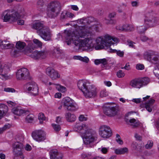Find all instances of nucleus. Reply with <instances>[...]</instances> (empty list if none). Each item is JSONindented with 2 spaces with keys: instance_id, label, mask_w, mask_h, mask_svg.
<instances>
[{
  "instance_id": "nucleus-1",
  "label": "nucleus",
  "mask_w": 159,
  "mask_h": 159,
  "mask_svg": "<svg viewBox=\"0 0 159 159\" xmlns=\"http://www.w3.org/2000/svg\"><path fill=\"white\" fill-rule=\"evenodd\" d=\"M83 30L78 32L75 31L72 32L70 30H65L61 36L62 39L65 40L67 45L71 44L72 42L79 48H84L90 49L93 47V39L90 36L87 37Z\"/></svg>"
},
{
  "instance_id": "nucleus-2",
  "label": "nucleus",
  "mask_w": 159,
  "mask_h": 159,
  "mask_svg": "<svg viewBox=\"0 0 159 159\" xmlns=\"http://www.w3.org/2000/svg\"><path fill=\"white\" fill-rule=\"evenodd\" d=\"M74 129L84 136L83 142L86 145L92 144L97 139L96 131L90 128L85 124H76L74 125Z\"/></svg>"
},
{
  "instance_id": "nucleus-3",
  "label": "nucleus",
  "mask_w": 159,
  "mask_h": 159,
  "mask_svg": "<svg viewBox=\"0 0 159 159\" xmlns=\"http://www.w3.org/2000/svg\"><path fill=\"white\" fill-rule=\"evenodd\" d=\"M77 86L87 98L94 97L97 94L96 88L94 85H91L88 80H79L77 83Z\"/></svg>"
},
{
  "instance_id": "nucleus-4",
  "label": "nucleus",
  "mask_w": 159,
  "mask_h": 159,
  "mask_svg": "<svg viewBox=\"0 0 159 159\" xmlns=\"http://www.w3.org/2000/svg\"><path fill=\"white\" fill-rule=\"evenodd\" d=\"M32 28L37 30L39 35L44 40L48 41L51 39V32L49 28L39 20L35 21L31 25Z\"/></svg>"
},
{
  "instance_id": "nucleus-5",
  "label": "nucleus",
  "mask_w": 159,
  "mask_h": 159,
  "mask_svg": "<svg viewBox=\"0 0 159 159\" xmlns=\"http://www.w3.org/2000/svg\"><path fill=\"white\" fill-rule=\"evenodd\" d=\"M119 41L117 38L106 34L97 39L96 42L98 45L95 48L97 50L103 49L104 46L110 47L112 45L117 44Z\"/></svg>"
},
{
  "instance_id": "nucleus-6",
  "label": "nucleus",
  "mask_w": 159,
  "mask_h": 159,
  "mask_svg": "<svg viewBox=\"0 0 159 159\" xmlns=\"http://www.w3.org/2000/svg\"><path fill=\"white\" fill-rule=\"evenodd\" d=\"M60 4L59 2L54 1L51 2L48 5L47 15L50 18L57 17L60 13Z\"/></svg>"
},
{
  "instance_id": "nucleus-7",
  "label": "nucleus",
  "mask_w": 159,
  "mask_h": 159,
  "mask_svg": "<svg viewBox=\"0 0 159 159\" xmlns=\"http://www.w3.org/2000/svg\"><path fill=\"white\" fill-rule=\"evenodd\" d=\"M24 139L23 136H21L20 138V141H17L13 144V152L15 157H19L21 158L24 159L25 156L22 151L24 148V146L22 142Z\"/></svg>"
},
{
  "instance_id": "nucleus-8",
  "label": "nucleus",
  "mask_w": 159,
  "mask_h": 159,
  "mask_svg": "<svg viewBox=\"0 0 159 159\" xmlns=\"http://www.w3.org/2000/svg\"><path fill=\"white\" fill-rule=\"evenodd\" d=\"M103 108L104 113L108 116H114L117 114V107L113 106L111 103L105 104L103 106Z\"/></svg>"
},
{
  "instance_id": "nucleus-9",
  "label": "nucleus",
  "mask_w": 159,
  "mask_h": 159,
  "mask_svg": "<svg viewBox=\"0 0 159 159\" xmlns=\"http://www.w3.org/2000/svg\"><path fill=\"white\" fill-rule=\"evenodd\" d=\"M63 102L64 106L69 111H74L78 109L77 104L69 97H67L63 98Z\"/></svg>"
},
{
  "instance_id": "nucleus-10",
  "label": "nucleus",
  "mask_w": 159,
  "mask_h": 159,
  "mask_svg": "<svg viewBox=\"0 0 159 159\" xmlns=\"http://www.w3.org/2000/svg\"><path fill=\"white\" fill-rule=\"evenodd\" d=\"M150 81L148 77L135 79L131 81L130 85L133 87L139 89L147 85L149 83Z\"/></svg>"
},
{
  "instance_id": "nucleus-11",
  "label": "nucleus",
  "mask_w": 159,
  "mask_h": 159,
  "mask_svg": "<svg viewBox=\"0 0 159 159\" xmlns=\"http://www.w3.org/2000/svg\"><path fill=\"white\" fill-rule=\"evenodd\" d=\"M144 23L148 27H153L157 24L158 20L157 17L153 16V13L147 12L144 16Z\"/></svg>"
},
{
  "instance_id": "nucleus-12",
  "label": "nucleus",
  "mask_w": 159,
  "mask_h": 159,
  "mask_svg": "<svg viewBox=\"0 0 159 159\" xmlns=\"http://www.w3.org/2000/svg\"><path fill=\"white\" fill-rule=\"evenodd\" d=\"M16 77L19 80L30 79V74L28 70L23 68L18 70L16 73Z\"/></svg>"
},
{
  "instance_id": "nucleus-13",
  "label": "nucleus",
  "mask_w": 159,
  "mask_h": 159,
  "mask_svg": "<svg viewBox=\"0 0 159 159\" xmlns=\"http://www.w3.org/2000/svg\"><path fill=\"white\" fill-rule=\"evenodd\" d=\"M99 134L101 137L107 139L111 136L112 133L109 126L103 125L101 126L99 129Z\"/></svg>"
},
{
  "instance_id": "nucleus-14",
  "label": "nucleus",
  "mask_w": 159,
  "mask_h": 159,
  "mask_svg": "<svg viewBox=\"0 0 159 159\" xmlns=\"http://www.w3.org/2000/svg\"><path fill=\"white\" fill-rule=\"evenodd\" d=\"M9 67L7 64L0 62V78L3 80H6L9 78L8 72L9 71Z\"/></svg>"
},
{
  "instance_id": "nucleus-15",
  "label": "nucleus",
  "mask_w": 159,
  "mask_h": 159,
  "mask_svg": "<svg viewBox=\"0 0 159 159\" xmlns=\"http://www.w3.org/2000/svg\"><path fill=\"white\" fill-rule=\"evenodd\" d=\"M94 21V18L92 17H88L86 18L78 20L77 22L78 23L84 25L79 26L80 29L82 30H83L84 31H86L84 30L86 28V30H87V28H89L90 26H89L87 24H89L90 23L93 22Z\"/></svg>"
},
{
  "instance_id": "nucleus-16",
  "label": "nucleus",
  "mask_w": 159,
  "mask_h": 159,
  "mask_svg": "<svg viewBox=\"0 0 159 159\" xmlns=\"http://www.w3.org/2000/svg\"><path fill=\"white\" fill-rule=\"evenodd\" d=\"M45 133L42 130H35L32 132V136L36 141L40 142L45 139Z\"/></svg>"
},
{
  "instance_id": "nucleus-17",
  "label": "nucleus",
  "mask_w": 159,
  "mask_h": 159,
  "mask_svg": "<svg viewBox=\"0 0 159 159\" xmlns=\"http://www.w3.org/2000/svg\"><path fill=\"white\" fill-rule=\"evenodd\" d=\"M25 89L30 91L31 94L34 96L37 95L39 92V88L37 84L34 82L28 83L24 86Z\"/></svg>"
},
{
  "instance_id": "nucleus-18",
  "label": "nucleus",
  "mask_w": 159,
  "mask_h": 159,
  "mask_svg": "<svg viewBox=\"0 0 159 159\" xmlns=\"http://www.w3.org/2000/svg\"><path fill=\"white\" fill-rule=\"evenodd\" d=\"M47 52L45 50L38 51L35 50L30 56L35 59H41L45 58L47 56Z\"/></svg>"
},
{
  "instance_id": "nucleus-19",
  "label": "nucleus",
  "mask_w": 159,
  "mask_h": 159,
  "mask_svg": "<svg viewBox=\"0 0 159 159\" xmlns=\"http://www.w3.org/2000/svg\"><path fill=\"white\" fill-rule=\"evenodd\" d=\"M47 74L52 80H56L60 77L58 72L51 67H48L46 70Z\"/></svg>"
},
{
  "instance_id": "nucleus-20",
  "label": "nucleus",
  "mask_w": 159,
  "mask_h": 159,
  "mask_svg": "<svg viewBox=\"0 0 159 159\" xmlns=\"http://www.w3.org/2000/svg\"><path fill=\"white\" fill-rule=\"evenodd\" d=\"M50 159H63V155L62 153L58 152L56 149L51 150L49 152Z\"/></svg>"
},
{
  "instance_id": "nucleus-21",
  "label": "nucleus",
  "mask_w": 159,
  "mask_h": 159,
  "mask_svg": "<svg viewBox=\"0 0 159 159\" xmlns=\"http://www.w3.org/2000/svg\"><path fill=\"white\" fill-rule=\"evenodd\" d=\"M12 111L14 114L18 116H21L28 112L20 107H14L12 109Z\"/></svg>"
},
{
  "instance_id": "nucleus-22",
  "label": "nucleus",
  "mask_w": 159,
  "mask_h": 159,
  "mask_svg": "<svg viewBox=\"0 0 159 159\" xmlns=\"http://www.w3.org/2000/svg\"><path fill=\"white\" fill-rule=\"evenodd\" d=\"M14 46L13 44L10 43L8 41L6 40L2 41L0 40V47L2 49H11Z\"/></svg>"
},
{
  "instance_id": "nucleus-23",
  "label": "nucleus",
  "mask_w": 159,
  "mask_h": 159,
  "mask_svg": "<svg viewBox=\"0 0 159 159\" xmlns=\"http://www.w3.org/2000/svg\"><path fill=\"white\" fill-rule=\"evenodd\" d=\"M126 122L129 125L132 126L134 128H136L140 125L139 121L134 118H132L130 120L126 119Z\"/></svg>"
},
{
  "instance_id": "nucleus-24",
  "label": "nucleus",
  "mask_w": 159,
  "mask_h": 159,
  "mask_svg": "<svg viewBox=\"0 0 159 159\" xmlns=\"http://www.w3.org/2000/svg\"><path fill=\"white\" fill-rule=\"evenodd\" d=\"M155 55V52L152 51H146L143 54V57L145 59L150 61L152 57Z\"/></svg>"
},
{
  "instance_id": "nucleus-25",
  "label": "nucleus",
  "mask_w": 159,
  "mask_h": 159,
  "mask_svg": "<svg viewBox=\"0 0 159 159\" xmlns=\"http://www.w3.org/2000/svg\"><path fill=\"white\" fill-rule=\"evenodd\" d=\"M155 101V100L154 99H151L148 102L146 103L145 108L148 112H151L152 111V107Z\"/></svg>"
},
{
  "instance_id": "nucleus-26",
  "label": "nucleus",
  "mask_w": 159,
  "mask_h": 159,
  "mask_svg": "<svg viewBox=\"0 0 159 159\" xmlns=\"http://www.w3.org/2000/svg\"><path fill=\"white\" fill-rule=\"evenodd\" d=\"M65 117L66 120L70 122H72L76 120V116L73 114L70 113H66L65 114Z\"/></svg>"
},
{
  "instance_id": "nucleus-27",
  "label": "nucleus",
  "mask_w": 159,
  "mask_h": 159,
  "mask_svg": "<svg viewBox=\"0 0 159 159\" xmlns=\"http://www.w3.org/2000/svg\"><path fill=\"white\" fill-rule=\"evenodd\" d=\"M10 13V11L9 10H6L3 12L4 21L7 22L10 19L11 20V15Z\"/></svg>"
},
{
  "instance_id": "nucleus-28",
  "label": "nucleus",
  "mask_w": 159,
  "mask_h": 159,
  "mask_svg": "<svg viewBox=\"0 0 159 159\" xmlns=\"http://www.w3.org/2000/svg\"><path fill=\"white\" fill-rule=\"evenodd\" d=\"M21 15L18 12L15 11L11 14V20L14 21L20 18Z\"/></svg>"
},
{
  "instance_id": "nucleus-29",
  "label": "nucleus",
  "mask_w": 159,
  "mask_h": 159,
  "mask_svg": "<svg viewBox=\"0 0 159 159\" xmlns=\"http://www.w3.org/2000/svg\"><path fill=\"white\" fill-rule=\"evenodd\" d=\"M128 149L126 148H120L119 149H116L115 151V153L117 154H124L127 152Z\"/></svg>"
},
{
  "instance_id": "nucleus-30",
  "label": "nucleus",
  "mask_w": 159,
  "mask_h": 159,
  "mask_svg": "<svg viewBox=\"0 0 159 159\" xmlns=\"http://www.w3.org/2000/svg\"><path fill=\"white\" fill-rule=\"evenodd\" d=\"M25 45L26 44L25 43L19 41L17 42L16 47L18 49L21 50L25 48Z\"/></svg>"
},
{
  "instance_id": "nucleus-31",
  "label": "nucleus",
  "mask_w": 159,
  "mask_h": 159,
  "mask_svg": "<svg viewBox=\"0 0 159 159\" xmlns=\"http://www.w3.org/2000/svg\"><path fill=\"white\" fill-rule=\"evenodd\" d=\"M110 50L111 52L116 53L117 55L120 57H124V52L123 51H121L120 50H117L111 48H110Z\"/></svg>"
},
{
  "instance_id": "nucleus-32",
  "label": "nucleus",
  "mask_w": 159,
  "mask_h": 159,
  "mask_svg": "<svg viewBox=\"0 0 159 159\" xmlns=\"http://www.w3.org/2000/svg\"><path fill=\"white\" fill-rule=\"evenodd\" d=\"M55 85L56 89L59 91L61 92H65L66 91V88L65 87L61 86V85L57 84Z\"/></svg>"
},
{
  "instance_id": "nucleus-33",
  "label": "nucleus",
  "mask_w": 159,
  "mask_h": 159,
  "mask_svg": "<svg viewBox=\"0 0 159 159\" xmlns=\"http://www.w3.org/2000/svg\"><path fill=\"white\" fill-rule=\"evenodd\" d=\"M124 30L132 31L134 30V27L132 25L126 24L124 25Z\"/></svg>"
},
{
  "instance_id": "nucleus-34",
  "label": "nucleus",
  "mask_w": 159,
  "mask_h": 159,
  "mask_svg": "<svg viewBox=\"0 0 159 159\" xmlns=\"http://www.w3.org/2000/svg\"><path fill=\"white\" fill-rule=\"evenodd\" d=\"M33 42L34 44L35 45L36 47L34 48H40L42 47V43L37 39H34L33 40Z\"/></svg>"
},
{
  "instance_id": "nucleus-35",
  "label": "nucleus",
  "mask_w": 159,
  "mask_h": 159,
  "mask_svg": "<svg viewBox=\"0 0 159 159\" xmlns=\"http://www.w3.org/2000/svg\"><path fill=\"white\" fill-rule=\"evenodd\" d=\"M54 55L56 57H58L61 54L62 51L59 48H55L54 50Z\"/></svg>"
},
{
  "instance_id": "nucleus-36",
  "label": "nucleus",
  "mask_w": 159,
  "mask_h": 159,
  "mask_svg": "<svg viewBox=\"0 0 159 159\" xmlns=\"http://www.w3.org/2000/svg\"><path fill=\"white\" fill-rule=\"evenodd\" d=\"M76 59L86 63H88L89 61L88 58L86 57H83L80 56H77L76 57Z\"/></svg>"
},
{
  "instance_id": "nucleus-37",
  "label": "nucleus",
  "mask_w": 159,
  "mask_h": 159,
  "mask_svg": "<svg viewBox=\"0 0 159 159\" xmlns=\"http://www.w3.org/2000/svg\"><path fill=\"white\" fill-rule=\"evenodd\" d=\"M154 69V70H153V73L155 76L159 79V65L156 66Z\"/></svg>"
},
{
  "instance_id": "nucleus-38",
  "label": "nucleus",
  "mask_w": 159,
  "mask_h": 159,
  "mask_svg": "<svg viewBox=\"0 0 159 159\" xmlns=\"http://www.w3.org/2000/svg\"><path fill=\"white\" fill-rule=\"evenodd\" d=\"M38 119L40 121V123L42 124L43 120H45V117L44 116V114L42 113H39L38 116Z\"/></svg>"
},
{
  "instance_id": "nucleus-39",
  "label": "nucleus",
  "mask_w": 159,
  "mask_h": 159,
  "mask_svg": "<svg viewBox=\"0 0 159 159\" xmlns=\"http://www.w3.org/2000/svg\"><path fill=\"white\" fill-rule=\"evenodd\" d=\"M153 145V142L151 140L148 141L147 144L145 145V148L146 149H150Z\"/></svg>"
},
{
  "instance_id": "nucleus-40",
  "label": "nucleus",
  "mask_w": 159,
  "mask_h": 159,
  "mask_svg": "<svg viewBox=\"0 0 159 159\" xmlns=\"http://www.w3.org/2000/svg\"><path fill=\"white\" fill-rule=\"evenodd\" d=\"M52 125L55 131L58 132L61 130V128L60 125L55 124H52Z\"/></svg>"
},
{
  "instance_id": "nucleus-41",
  "label": "nucleus",
  "mask_w": 159,
  "mask_h": 159,
  "mask_svg": "<svg viewBox=\"0 0 159 159\" xmlns=\"http://www.w3.org/2000/svg\"><path fill=\"white\" fill-rule=\"evenodd\" d=\"M33 120V116L32 115H28L25 118V120L28 123H31Z\"/></svg>"
},
{
  "instance_id": "nucleus-42",
  "label": "nucleus",
  "mask_w": 159,
  "mask_h": 159,
  "mask_svg": "<svg viewBox=\"0 0 159 159\" xmlns=\"http://www.w3.org/2000/svg\"><path fill=\"white\" fill-rule=\"evenodd\" d=\"M4 91L7 92L15 93L16 90L13 88H4Z\"/></svg>"
},
{
  "instance_id": "nucleus-43",
  "label": "nucleus",
  "mask_w": 159,
  "mask_h": 159,
  "mask_svg": "<svg viewBox=\"0 0 159 159\" xmlns=\"http://www.w3.org/2000/svg\"><path fill=\"white\" fill-rule=\"evenodd\" d=\"M116 75L119 78H122L124 76L125 74L122 70H119L117 73Z\"/></svg>"
},
{
  "instance_id": "nucleus-44",
  "label": "nucleus",
  "mask_w": 159,
  "mask_h": 159,
  "mask_svg": "<svg viewBox=\"0 0 159 159\" xmlns=\"http://www.w3.org/2000/svg\"><path fill=\"white\" fill-rule=\"evenodd\" d=\"M150 61L154 64H159V60L156 57H154L152 59L151 58V60Z\"/></svg>"
},
{
  "instance_id": "nucleus-45",
  "label": "nucleus",
  "mask_w": 159,
  "mask_h": 159,
  "mask_svg": "<svg viewBox=\"0 0 159 159\" xmlns=\"http://www.w3.org/2000/svg\"><path fill=\"white\" fill-rule=\"evenodd\" d=\"M7 102L8 106L11 107H15L16 104V102H12L11 101H8Z\"/></svg>"
},
{
  "instance_id": "nucleus-46",
  "label": "nucleus",
  "mask_w": 159,
  "mask_h": 159,
  "mask_svg": "<svg viewBox=\"0 0 159 159\" xmlns=\"http://www.w3.org/2000/svg\"><path fill=\"white\" fill-rule=\"evenodd\" d=\"M100 64H101L104 67H105L107 64V61L105 58L100 59Z\"/></svg>"
},
{
  "instance_id": "nucleus-47",
  "label": "nucleus",
  "mask_w": 159,
  "mask_h": 159,
  "mask_svg": "<svg viewBox=\"0 0 159 159\" xmlns=\"http://www.w3.org/2000/svg\"><path fill=\"white\" fill-rule=\"evenodd\" d=\"M116 141L117 142L120 144H123V141L121 140L120 137V135L118 134H116Z\"/></svg>"
},
{
  "instance_id": "nucleus-48",
  "label": "nucleus",
  "mask_w": 159,
  "mask_h": 159,
  "mask_svg": "<svg viewBox=\"0 0 159 159\" xmlns=\"http://www.w3.org/2000/svg\"><path fill=\"white\" fill-rule=\"evenodd\" d=\"M19 53V51L17 50H12L11 52V55L14 57L17 56Z\"/></svg>"
},
{
  "instance_id": "nucleus-49",
  "label": "nucleus",
  "mask_w": 159,
  "mask_h": 159,
  "mask_svg": "<svg viewBox=\"0 0 159 159\" xmlns=\"http://www.w3.org/2000/svg\"><path fill=\"white\" fill-rule=\"evenodd\" d=\"M79 118L80 121H86L87 119V118L85 117L83 115H81L80 116Z\"/></svg>"
},
{
  "instance_id": "nucleus-50",
  "label": "nucleus",
  "mask_w": 159,
  "mask_h": 159,
  "mask_svg": "<svg viewBox=\"0 0 159 159\" xmlns=\"http://www.w3.org/2000/svg\"><path fill=\"white\" fill-rule=\"evenodd\" d=\"M136 68L138 70H142L144 68V66L141 64H138L136 66Z\"/></svg>"
},
{
  "instance_id": "nucleus-51",
  "label": "nucleus",
  "mask_w": 159,
  "mask_h": 159,
  "mask_svg": "<svg viewBox=\"0 0 159 159\" xmlns=\"http://www.w3.org/2000/svg\"><path fill=\"white\" fill-rule=\"evenodd\" d=\"M37 5L39 7H43L44 5L43 1L42 0L38 1L37 2Z\"/></svg>"
},
{
  "instance_id": "nucleus-52",
  "label": "nucleus",
  "mask_w": 159,
  "mask_h": 159,
  "mask_svg": "<svg viewBox=\"0 0 159 159\" xmlns=\"http://www.w3.org/2000/svg\"><path fill=\"white\" fill-rule=\"evenodd\" d=\"M107 95L106 92L104 90H102L101 91L100 93V96L101 97H104Z\"/></svg>"
},
{
  "instance_id": "nucleus-53",
  "label": "nucleus",
  "mask_w": 159,
  "mask_h": 159,
  "mask_svg": "<svg viewBox=\"0 0 159 159\" xmlns=\"http://www.w3.org/2000/svg\"><path fill=\"white\" fill-rule=\"evenodd\" d=\"M67 17V12H62L61 14V18L62 19L66 18Z\"/></svg>"
},
{
  "instance_id": "nucleus-54",
  "label": "nucleus",
  "mask_w": 159,
  "mask_h": 159,
  "mask_svg": "<svg viewBox=\"0 0 159 159\" xmlns=\"http://www.w3.org/2000/svg\"><path fill=\"white\" fill-rule=\"evenodd\" d=\"M140 39L143 42H145L148 39L147 37L144 35H142L141 36Z\"/></svg>"
},
{
  "instance_id": "nucleus-55",
  "label": "nucleus",
  "mask_w": 159,
  "mask_h": 159,
  "mask_svg": "<svg viewBox=\"0 0 159 159\" xmlns=\"http://www.w3.org/2000/svg\"><path fill=\"white\" fill-rule=\"evenodd\" d=\"M147 29L145 28H143V27L142 26H140L139 29L138 30L141 33L143 32L145 30H146Z\"/></svg>"
},
{
  "instance_id": "nucleus-56",
  "label": "nucleus",
  "mask_w": 159,
  "mask_h": 159,
  "mask_svg": "<svg viewBox=\"0 0 159 159\" xmlns=\"http://www.w3.org/2000/svg\"><path fill=\"white\" fill-rule=\"evenodd\" d=\"M101 151L104 154H106L108 151V148L105 147H102Z\"/></svg>"
},
{
  "instance_id": "nucleus-57",
  "label": "nucleus",
  "mask_w": 159,
  "mask_h": 159,
  "mask_svg": "<svg viewBox=\"0 0 159 159\" xmlns=\"http://www.w3.org/2000/svg\"><path fill=\"white\" fill-rule=\"evenodd\" d=\"M134 137L138 140H141L142 139V137L137 134H135Z\"/></svg>"
},
{
  "instance_id": "nucleus-58",
  "label": "nucleus",
  "mask_w": 159,
  "mask_h": 159,
  "mask_svg": "<svg viewBox=\"0 0 159 159\" xmlns=\"http://www.w3.org/2000/svg\"><path fill=\"white\" fill-rule=\"evenodd\" d=\"M25 149L26 151H30L31 150L32 148L30 145L27 144L25 147Z\"/></svg>"
},
{
  "instance_id": "nucleus-59",
  "label": "nucleus",
  "mask_w": 159,
  "mask_h": 159,
  "mask_svg": "<svg viewBox=\"0 0 159 159\" xmlns=\"http://www.w3.org/2000/svg\"><path fill=\"white\" fill-rule=\"evenodd\" d=\"M132 101L137 103H139L141 102V99L140 98L134 99L132 100Z\"/></svg>"
},
{
  "instance_id": "nucleus-60",
  "label": "nucleus",
  "mask_w": 159,
  "mask_h": 159,
  "mask_svg": "<svg viewBox=\"0 0 159 159\" xmlns=\"http://www.w3.org/2000/svg\"><path fill=\"white\" fill-rule=\"evenodd\" d=\"M71 8L74 10L76 11H78L79 10L78 7L76 5H71Z\"/></svg>"
},
{
  "instance_id": "nucleus-61",
  "label": "nucleus",
  "mask_w": 159,
  "mask_h": 159,
  "mask_svg": "<svg viewBox=\"0 0 159 159\" xmlns=\"http://www.w3.org/2000/svg\"><path fill=\"white\" fill-rule=\"evenodd\" d=\"M67 16L70 18H72L74 16V14L70 12H67Z\"/></svg>"
},
{
  "instance_id": "nucleus-62",
  "label": "nucleus",
  "mask_w": 159,
  "mask_h": 159,
  "mask_svg": "<svg viewBox=\"0 0 159 159\" xmlns=\"http://www.w3.org/2000/svg\"><path fill=\"white\" fill-rule=\"evenodd\" d=\"M55 98H60L61 97V93H57L54 95Z\"/></svg>"
},
{
  "instance_id": "nucleus-63",
  "label": "nucleus",
  "mask_w": 159,
  "mask_h": 159,
  "mask_svg": "<svg viewBox=\"0 0 159 159\" xmlns=\"http://www.w3.org/2000/svg\"><path fill=\"white\" fill-rule=\"evenodd\" d=\"M116 29L120 30H124V25L122 26H117L116 27Z\"/></svg>"
},
{
  "instance_id": "nucleus-64",
  "label": "nucleus",
  "mask_w": 159,
  "mask_h": 159,
  "mask_svg": "<svg viewBox=\"0 0 159 159\" xmlns=\"http://www.w3.org/2000/svg\"><path fill=\"white\" fill-rule=\"evenodd\" d=\"M94 63L96 65L100 64V59H96L94 61Z\"/></svg>"
}]
</instances>
